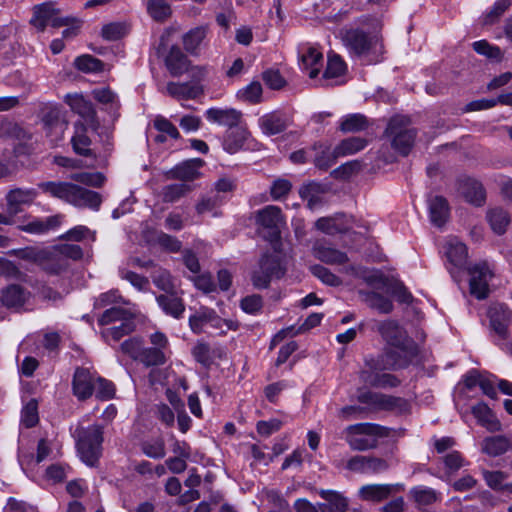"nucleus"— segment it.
<instances>
[{"label":"nucleus","instance_id":"1","mask_svg":"<svg viewBox=\"0 0 512 512\" xmlns=\"http://www.w3.org/2000/svg\"><path fill=\"white\" fill-rule=\"evenodd\" d=\"M39 188L52 197L58 198L76 207L98 210L102 198L98 192L88 190L72 182L48 181L39 184Z\"/></svg>","mask_w":512,"mask_h":512},{"label":"nucleus","instance_id":"2","mask_svg":"<svg viewBox=\"0 0 512 512\" xmlns=\"http://www.w3.org/2000/svg\"><path fill=\"white\" fill-rule=\"evenodd\" d=\"M345 440L354 451H366L378 446V437L388 436L387 428L374 423H357L344 430Z\"/></svg>","mask_w":512,"mask_h":512},{"label":"nucleus","instance_id":"3","mask_svg":"<svg viewBox=\"0 0 512 512\" xmlns=\"http://www.w3.org/2000/svg\"><path fill=\"white\" fill-rule=\"evenodd\" d=\"M76 447L81 460L88 466H95L102 454L103 427L98 424L76 431Z\"/></svg>","mask_w":512,"mask_h":512},{"label":"nucleus","instance_id":"4","mask_svg":"<svg viewBox=\"0 0 512 512\" xmlns=\"http://www.w3.org/2000/svg\"><path fill=\"white\" fill-rule=\"evenodd\" d=\"M385 132L391 138V144L395 150L404 156L409 154L416 137V130L410 127L409 117L391 118Z\"/></svg>","mask_w":512,"mask_h":512},{"label":"nucleus","instance_id":"5","mask_svg":"<svg viewBox=\"0 0 512 512\" xmlns=\"http://www.w3.org/2000/svg\"><path fill=\"white\" fill-rule=\"evenodd\" d=\"M375 329L389 345L409 355L415 354L416 345L414 341L407 335L405 329L401 327L397 321L392 319L377 321L375 323Z\"/></svg>","mask_w":512,"mask_h":512},{"label":"nucleus","instance_id":"6","mask_svg":"<svg viewBox=\"0 0 512 512\" xmlns=\"http://www.w3.org/2000/svg\"><path fill=\"white\" fill-rule=\"evenodd\" d=\"M71 17L61 15V10L57 7L56 2H44L33 7V17L30 23L39 31H44L50 25L54 28L69 25Z\"/></svg>","mask_w":512,"mask_h":512},{"label":"nucleus","instance_id":"7","mask_svg":"<svg viewBox=\"0 0 512 512\" xmlns=\"http://www.w3.org/2000/svg\"><path fill=\"white\" fill-rule=\"evenodd\" d=\"M255 221L264 231V238L274 243L280 239L281 226L285 223L280 207L268 205L255 213Z\"/></svg>","mask_w":512,"mask_h":512},{"label":"nucleus","instance_id":"8","mask_svg":"<svg viewBox=\"0 0 512 512\" xmlns=\"http://www.w3.org/2000/svg\"><path fill=\"white\" fill-rule=\"evenodd\" d=\"M205 161L201 158L184 160L173 168L163 172L166 180H179L182 183L192 182L202 177L201 169Z\"/></svg>","mask_w":512,"mask_h":512},{"label":"nucleus","instance_id":"9","mask_svg":"<svg viewBox=\"0 0 512 512\" xmlns=\"http://www.w3.org/2000/svg\"><path fill=\"white\" fill-rule=\"evenodd\" d=\"M389 468L390 464L387 459L372 455H356L346 463V469L360 474H379Z\"/></svg>","mask_w":512,"mask_h":512},{"label":"nucleus","instance_id":"10","mask_svg":"<svg viewBox=\"0 0 512 512\" xmlns=\"http://www.w3.org/2000/svg\"><path fill=\"white\" fill-rule=\"evenodd\" d=\"M471 295L477 299H485L489 294V280L493 273L486 262L477 263L468 269Z\"/></svg>","mask_w":512,"mask_h":512},{"label":"nucleus","instance_id":"11","mask_svg":"<svg viewBox=\"0 0 512 512\" xmlns=\"http://www.w3.org/2000/svg\"><path fill=\"white\" fill-rule=\"evenodd\" d=\"M457 192L468 203L480 207L486 200V191L480 181L471 177H460L457 182Z\"/></svg>","mask_w":512,"mask_h":512},{"label":"nucleus","instance_id":"12","mask_svg":"<svg viewBox=\"0 0 512 512\" xmlns=\"http://www.w3.org/2000/svg\"><path fill=\"white\" fill-rule=\"evenodd\" d=\"M404 490V484H366L360 487L359 497L363 501L382 502Z\"/></svg>","mask_w":512,"mask_h":512},{"label":"nucleus","instance_id":"13","mask_svg":"<svg viewBox=\"0 0 512 512\" xmlns=\"http://www.w3.org/2000/svg\"><path fill=\"white\" fill-rule=\"evenodd\" d=\"M65 101L72 111L81 116L91 129L96 131L99 128L96 111L89 100L85 99L82 95L74 94L67 95Z\"/></svg>","mask_w":512,"mask_h":512},{"label":"nucleus","instance_id":"14","mask_svg":"<svg viewBox=\"0 0 512 512\" xmlns=\"http://www.w3.org/2000/svg\"><path fill=\"white\" fill-rule=\"evenodd\" d=\"M250 140L251 133L249 132L246 125L239 124L226 131L222 146L226 152L235 154L238 151L246 148Z\"/></svg>","mask_w":512,"mask_h":512},{"label":"nucleus","instance_id":"15","mask_svg":"<svg viewBox=\"0 0 512 512\" xmlns=\"http://www.w3.org/2000/svg\"><path fill=\"white\" fill-rule=\"evenodd\" d=\"M36 196L37 192L34 189L16 188L10 190L6 195L7 213L10 216H16L25 207L30 206Z\"/></svg>","mask_w":512,"mask_h":512},{"label":"nucleus","instance_id":"16","mask_svg":"<svg viewBox=\"0 0 512 512\" xmlns=\"http://www.w3.org/2000/svg\"><path fill=\"white\" fill-rule=\"evenodd\" d=\"M408 497L418 510H425L442 501L441 492L424 485L412 487Z\"/></svg>","mask_w":512,"mask_h":512},{"label":"nucleus","instance_id":"17","mask_svg":"<svg viewBox=\"0 0 512 512\" xmlns=\"http://www.w3.org/2000/svg\"><path fill=\"white\" fill-rule=\"evenodd\" d=\"M300 63L310 78H316L323 66V54L315 45H303L300 50Z\"/></svg>","mask_w":512,"mask_h":512},{"label":"nucleus","instance_id":"18","mask_svg":"<svg viewBox=\"0 0 512 512\" xmlns=\"http://www.w3.org/2000/svg\"><path fill=\"white\" fill-rule=\"evenodd\" d=\"M74 395L81 401L90 398L95 389V379L90 371L83 367L76 368L72 380Z\"/></svg>","mask_w":512,"mask_h":512},{"label":"nucleus","instance_id":"19","mask_svg":"<svg viewBox=\"0 0 512 512\" xmlns=\"http://www.w3.org/2000/svg\"><path fill=\"white\" fill-rule=\"evenodd\" d=\"M63 216L60 214L45 218H32L29 222L21 224L18 229L29 234L44 235L56 230L62 223Z\"/></svg>","mask_w":512,"mask_h":512},{"label":"nucleus","instance_id":"20","mask_svg":"<svg viewBox=\"0 0 512 512\" xmlns=\"http://www.w3.org/2000/svg\"><path fill=\"white\" fill-rule=\"evenodd\" d=\"M205 116L208 121L227 126L229 129L241 124L242 120V113L234 108H209Z\"/></svg>","mask_w":512,"mask_h":512},{"label":"nucleus","instance_id":"21","mask_svg":"<svg viewBox=\"0 0 512 512\" xmlns=\"http://www.w3.org/2000/svg\"><path fill=\"white\" fill-rule=\"evenodd\" d=\"M318 494L324 500L319 503L321 512H346L348 510L349 500L342 493L321 489Z\"/></svg>","mask_w":512,"mask_h":512},{"label":"nucleus","instance_id":"22","mask_svg":"<svg viewBox=\"0 0 512 512\" xmlns=\"http://www.w3.org/2000/svg\"><path fill=\"white\" fill-rule=\"evenodd\" d=\"M258 123L265 135L272 136L286 130L288 127V117L280 111H273L261 116Z\"/></svg>","mask_w":512,"mask_h":512},{"label":"nucleus","instance_id":"23","mask_svg":"<svg viewBox=\"0 0 512 512\" xmlns=\"http://www.w3.org/2000/svg\"><path fill=\"white\" fill-rule=\"evenodd\" d=\"M490 329L502 340L507 339L509 333L510 312L503 306L489 309Z\"/></svg>","mask_w":512,"mask_h":512},{"label":"nucleus","instance_id":"24","mask_svg":"<svg viewBox=\"0 0 512 512\" xmlns=\"http://www.w3.org/2000/svg\"><path fill=\"white\" fill-rule=\"evenodd\" d=\"M396 353L392 350L386 351L384 354L378 356H366L364 359L365 367L380 373L385 370L403 367L407 362H399L395 358Z\"/></svg>","mask_w":512,"mask_h":512},{"label":"nucleus","instance_id":"25","mask_svg":"<svg viewBox=\"0 0 512 512\" xmlns=\"http://www.w3.org/2000/svg\"><path fill=\"white\" fill-rule=\"evenodd\" d=\"M190 60L187 55L176 45H173L165 57V65L173 77H179L188 71Z\"/></svg>","mask_w":512,"mask_h":512},{"label":"nucleus","instance_id":"26","mask_svg":"<svg viewBox=\"0 0 512 512\" xmlns=\"http://www.w3.org/2000/svg\"><path fill=\"white\" fill-rule=\"evenodd\" d=\"M512 449V436L495 435L489 436L482 440L481 451L482 453L490 456L497 457L505 454Z\"/></svg>","mask_w":512,"mask_h":512},{"label":"nucleus","instance_id":"27","mask_svg":"<svg viewBox=\"0 0 512 512\" xmlns=\"http://www.w3.org/2000/svg\"><path fill=\"white\" fill-rule=\"evenodd\" d=\"M166 91L169 96L177 100L196 99L204 93L200 84H192V82H168Z\"/></svg>","mask_w":512,"mask_h":512},{"label":"nucleus","instance_id":"28","mask_svg":"<svg viewBox=\"0 0 512 512\" xmlns=\"http://www.w3.org/2000/svg\"><path fill=\"white\" fill-rule=\"evenodd\" d=\"M29 297L27 292L22 286L12 284L2 290L1 303L9 309L21 308Z\"/></svg>","mask_w":512,"mask_h":512},{"label":"nucleus","instance_id":"29","mask_svg":"<svg viewBox=\"0 0 512 512\" xmlns=\"http://www.w3.org/2000/svg\"><path fill=\"white\" fill-rule=\"evenodd\" d=\"M156 301L165 314L176 319L183 316L185 305L182 298L177 296L176 291L158 295Z\"/></svg>","mask_w":512,"mask_h":512},{"label":"nucleus","instance_id":"30","mask_svg":"<svg viewBox=\"0 0 512 512\" xmlns=\"http://www.w3.org/2000/svg\"><path fill=\"white\" fill-rule=\"evenodd\" d=\"M344 41L349 49L358 56L365 54L371 47V39L368 34L360 29L346 31Z\"/></svg>","mask_w":512,"mask_h":512},{"label":"nucleus","instance_id":"31","mask_svg":"<svg viewBox=\"0 0 512 512\" xmlns=\"http://www.w3.org/2000/svg\"><path fill=\"white\" fill-rule=\"evenodd\" d=\"M68 266V262L63 256L52 248H45L43 259L39 263V267L47 274L57 275L64 271Z\"/></svg>","mask_w":512,"mask_h":512},{"label":"nucleus","instance_id":"32","mask_svg":"<svg viewBox=\"0 0 512 512\" xmlns=\"http://www.w3.org/2000/svg\"><path fill=\"white\" fill-rule=\"evenodd\" d=\"M226 197L218 193H207L200 196L195 205L197 214L212 213L214 217L221 215L219 208L225 203Z\"/></svg>","mask_w":512,"mask_h":512},{"label":"nucleus","instance_id":"33","mask_svg":"<svg viewBox=\"0 0 512 512\" xmlns=\"http://www.w3.org/2000/svg\"><path fill=\"white\" fill-rule=\"evenodd\" d=\"M472 414L478 423L484 426L489 432L501 431L502 425L500 421L492 413L487 404L480 402L472 407Z\"/></svg>","mask_w":512,"mask_h":512},{"label":"nucleus","instance_id":"34","mask_svg":"<svg viewBox=\"0 0 512 512\" xmlns=\"http://www.w3.org/2000/svg\"><path fill=\"white\" fill-rule=\"evenodd\" d=\"M207 36V28L204 26L195 27L190 29L182 36V44L185 51L192 55L197 56L200 52V47Z\"/></svg>","mask_w":512,"mask_h":512},{"label":"nucleus","instance_id":"35","mask_svg":"<svg viewBox=\"0 0 512 512\" xmlns=\"http://www.w3.org/2000/svg\"><path fill=\"white\" fill-rule=\"evenodd\" d=\"M314 255L321 262L330 265H343L349 261L345 252L324 244H318L314 247Z\"/></svg>","mask_w":512,"mask_h":512},{"label":"nucleus","instance_id":"36","mask_svg":"<svg viewBox=\"0 0 512 512\" xmlns=\"http://www.w3.org/2000/svg\"><path fill=\"white\" fill-rule=\"evenodd\" d=\"M71 143L75 153L85 157H95L93 150L90 148L91 140L86 134L84 123H75V134L71 139Z\"/></svg>","mask_w":512,"mask_h":512},{"label":"nucleus","instance_id":"37","mask_svg":"<svg viewBox=\"0 0 512 512\" xmlns=\"http://www.w3.org/2000/svg\"><path fill=\"white\" fill-rule=\"evenodd\" d=\"M410 408V403L405 398L381 393L377 411L406 414L410 412Z\"/></svg>","mask_w":512,"mask_h":512},{"label":"nucleus","instance_id":"38","mask_svg":"<svg viewBox=\"0 0 512 512\" xmlns=\"http://www.w3.org/2000/svg\"><path fill=\"white\" fill-rule=\"evenodd\" d=\"M429 213L431 222L438 227L445 224L449 216L447 200L442 196H435L429 200Z\"/></svg>","mask_w":512,"mask_h":512},{"label":"nucleus","instance_id":"39","mask_svg":"<svg viewBox=\"0 0 512 512\" xmlns=\"http://www.w3.org/2000/svg\"><path fill=\"white\" fill-rule=\"evenodd\" d=\"M445 254L448 261L455 267H462L468 257L466 245L457 239H451L447 242Z\"/></svg>","mask_w":512,"mask_h":512},{"label":"nucleus","instance_id":"40","mask_svg":"<svg viewBox=\"0 0 512 512\" xmlns=\"http://www.w3.org/2000/svg\"><path fill=\"white\" fill-rule=\"evenodd\" d=\"M360 295L362 296L363 301L372 309L377 310L378 312L382 314H389L393 310V303L392 301L385 297L384 295L374 292V291H367V292H360Z\"/></svg>","mask_w":512,"mask_h":512},{"label":"nucleus","instance_id":"41","mask_svg":"<svg viewBox=\"0 0 512 512\" xmlns=\"http://www.w3.org/2000/svg\"><path fill=\"white\" fill-rule=\"evenodd\" d=\"M369 127V121L363 114H349L342 118L340 122V130L343 133H356L366 130Z\"/></svg>","mask_w":512,"mask_h":512},{"label":"nucleus","instance_id":"42","mask_svg":"<svg viewBox=\"0 0 512 512\" xmlns=\"http://www.w3.org/2000/svg\"><path fill=\"white\" fill-rule=\"evenodd\" d=\"M192 189L188 183L169 184L162 188L161 197L165 203H174L185 197Z\"/></svg>","mask_w":512,"mask_h":512},{"label":"nucleus","instance_id":"43","mask_svg":"<svg viewBox=\"0 0 512 512\" xmlns=\"http://www.w3.org/2000/svg\"><path fill=\"white\" fill-rule=\"evenodd\" d=\"M487 219L492 230L499 235L505 233L510 223L509 214L502 208H494L488 211Z\"/></svg>","mask_w":512,"mask_h":512},{"label":"nucleus","instance_id":"44","mask_svg":"<svg viewBox=\"0 0 512 512\" xmlns=\"http://www.w3.org/2000/svg\"><path fill=\"white\" fill-rule=\"evenodd\" d=\"M367 141L361 137H351L342 140L334 149L335 156H346L357 153L365 148Z\"/></svg>","mask_w":512,"mask_h":512},{"label":"nucleus","instance_id":"45","mask_svg":"<svg viewBox=\"0 0 512 512\" xmlns=\"http://www.w3.org/2000/svg\"><path fill=\"white\" fill-rule=\"evenodd\" d=\"M137 361H140L145 366H159L163 365L166 361L165 353L159 347H142L140 356Z\"/></svg>","mask_w":512,"mask_h":512},{"label":"nucleus","instance_id":"46","mask_svg":"<svg viewBox=\"0 0 512 512\" xmlns=\"http://www.w3.org/2000/svg\"><path fill=\"white\" fill-rule=\"evenodd\" d=\"M259 266L272 278H280L285 273L277 255L264 254L259 261Z\"/></svg>","mask_w":512,"mask_h":512},{"label":"nucleus","instance_id":"47","mask_svg":"<svg viewBox=\"0 0 512 512\" xmlns=\"http://www.w3.org/2000/svg\"><path fill=\"white\" fill-rule=\"evenodd\" d=\"M135 315L129 309H124L121 307H112L104 311V313L99 318L98 322L100 325H108L112 322L123 321L127 319H134Z\"/></svg>","mask_w":512,"mask_h":512},{"label":"nucleus","instance_id":"48","mask_svg":"<svg viewBox=\"0 0 512 512\" xmlns=\"http://www.w3.org/2000/svg\"><path fill=\"white\" fill-rule=\"evenodd\" d=\"M150 16L156 21H164L171 15V7L164 0H150L147 4Z\"/></svg>","mask_w":512,"mask_h":512},{"label":"nucleus","instance_id":"49","mask_svg":"<svg viewBox=\"0 0 512 512\" xmlns=\"http://www.w3.org/2000/svg\"><path fill=\"white\" fill-rule=\"evenodd\" d=\"M472 46L475 52L489 59L501 61L503 58L501 49L498 46L491 45L486 40L475 41Z\"/></svg>","mask_w":512,"mask_h":512},{"label":"nucleus","instance_id":"50","mask_svg":"<svg viewBox=\"0 0 512 512\" xmlns=\"http://www.w3.org/2000/svg\"><path fill=\"white\" fill-rule=\"evenodd\" d=\"M154 285L165 293H172L175 290V284L169 271L165 269L157 270L152 276Z\"/></svg>","mask_w":512,"mask_h":512},{"label":"nucleus","instance_id":"51","mask_svg":"<svg viewBox=\"0 0 512 512\" xmlns=\"http://www.w3.org/2000/svg\"><path fill=\"white\" fill-rule=\"evenodd\" d=\"M141 450L146 456L153 459H162L166 455L165 444L161 438L143 442Z\"/></svg>","mask_w":512,"mask_h":512},{"label":"nucleus","instance_id":"52","mask_svg":"<svg viewBox=\"0 0 512 512\" xmlns=\"http://www.w3.org/2000/svg\"><path fill=\"white\" fill-rule=\"evenodd\" d=\"M346 64L339 55L333 54L328 56V63L324 72V78H337L344 74Z\"/></svg>","mask_w":512,"mask_h":512},{"label":"nucleus","instance_id":"53","mask_svg":"<svg viewBox=\"0 0 512 512\" xmlns=\"http://www.w3.org/2000/svg\"><path fill=\"white\" fill-rule=\"evenodd\" d=\"M71 179L75 182L85 184L92 187H101L105 182V176L100 172L89 173H74Z\"/></svg>","mask_w":512,"mask_h":512},{"label":"nucleus","instance_id":"54","mask_svg":"<svg viewBox=\"0 0 512 512\" xmlns=\"http://www.w3.org/2000/svg\"><path fill=\"white\" fill-rule=\"evenodd\" d=\"M21 421L27 428L34 427L38 421V403L35 399H31L22 410Z\"/></svg>","mask_w":512,"mask_h":512},{"label":"nucleus","instance_id":"55","mask_svg":"<svg viewBox=\"0 0 512 512\" xmlns=\"http://www.w3.org/2000/svg\"><path fill=\"white\" fill-rule=\"evenodd\" d=\"M238 97L250 103H259L262 97L260 82L254 81L238 92Z\"/></svg>","mask_w":512,"mask_h":512},{"label":"nucleus","instance_id":"56","mask_svg":"<svg viewBox=\"0 0 512 512\" xmlns=\"http://www.w3.org/2000/svg\"><path fill=\"white\" fill-rule=\"evenodd\" d=\"M446 472L448 475L454 474L464 466V458L458 451H452L444 455L442 458Z\"/></svg>","mask_w":512,"mask_h":512},{"label":"nucleus","instance_id":"57","mask_svg":"<svg viewBox=\"0 0 512 512\" xmlns=\"http://www.w3.org/2000/svg\"><path fill=\"white\" fill-rule=\"evenodd\" d=\"M121 324L119 326H114L105 331V335L111 336L113 340L118 341L123 336L130 334L135 330V321L134 319H127L120 321Z\"/></svg>","mask_w":512,"mask_h":512},{"label":"nucleus","instance_id":"58","mask_svg":"<svg viewBox=\"0 0 512 512\" xmlns=\"http://www.w3.org/2000/svg\"><path fill=\"white\" fill-rule=\"evenodd\" d=\"M75 66L83 72H97L102 69V62L91 55H83L76 58Z\"/></svg>","mask_w":512,"mask_h":512},{"label":"nucleus","instance_id":"59","mask_svg":"<svg viewBox=\"0 0 512 512\" xmlns=\"http://www.w3.org/2000/svg\"><path fill=\"white\" fill-rule=\"evenodd\" d=\"M94 390L96 397L100 400H109L112 399L115 395L114 384L111 381L101 377L97 378Z\"/></svg>","mask_w":512,"mask_h":512},{"label":"nucleus","instance_id":"60","mask_svg":"<svg viewBox=\"0 0 512 512\" xmlns=\"http://www.w3.org/2000/svg\"><path fill=\"white\" fill-rule=\"evenodd\" d=\"M314 276L320 279L323 283L330 286H339L342 281L341 279L333 274L329 269L322 265H315L311 268Z\"/></svg>","mask_w":512,"mask_h":512},{"label":"nucleus","instance_id":"61","mask_svg":"<svg viewBox=\"0 0 512 512\" xmlns=\"http://www.w3.org/2000/svg\"><path fill=\"white\" fill-rule=\"evenodd\" d=\"M142 347L143 341L137 337L129 338L120 345L121 351L134 360H138Z\"/></svg>","mask_w":512,"mask_h":512},{"label":"nucleus","instance_id":"62","mask_svg":"<svg viewBox=\"0 0 512 512\" xmlns=\"http://www.w3.org/2000/svg\"><path fill=\"white\" fill-rule=\"evenodd\" d=\"M126 33V27L122 23H109L103 26L101 30L102 37L108 41H116L122 38Z\"/></svg>","mask_w":512,"mask_h":512},{"label":"nucleus","instance_id":"63","mask_svg":"<svg viewBox=\"0 0 512 512\" xmlns=\"http://www.w3.org/2000/svg\"><path fill=\"white\" fill-rule=\"evenodd\" d=\"M154 127L160 133H164L166 136H169L172 139L180 138V133L176 126L164 117H156V119L154 120Z\"/></svg>","mask_w":512,"mask_h":512},{"label":"nucleus","instance_id":"64","mask_svg":"<svg viewBox=\"0 0 512 512\" xmlns=\"http://www.w3.org/2000/svg\"><path fill=\"white\" fill-rule=\"evenodd\" d=\"M315 226L318 230L326 234L344 233L345 229L337 224L336 218L333 217H322L319 218Z\"/></svg>","mask_w":512,"mask_h":512}]
</instances>
